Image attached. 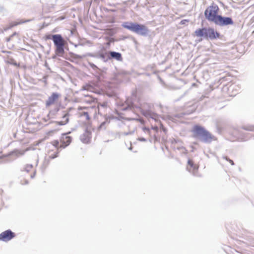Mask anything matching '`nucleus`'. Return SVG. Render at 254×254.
<instances>
[{
  "label": "nucleus",
  "instance_id": "nucleus-38",
  "mask_svg": "<svg viewBox=\"0 0 254 254\" xmlns=\"http://www.w3.org/2000/svg\"><path fill=\"white\" fill-rule=\"evenodd\" d=\"M133 120H134L135 119H132ZM136 120L139 121V122H140L141 123H142V121H143V119H141V118H139V119H135Z\"/></svg>",
  "mask_w": 254,
  "mask_h": 254
},
{
  "label": "nucleus",
  "instance_id": "nucleus-20",
  "mask_svg": "<svg viewBox=\"0 0 254 254\" xmlns=\"http://www.w3.org/2000/svg\"><path fill=\"white\" fill-rule=\"evenodd\" d=\"M32 168L33 165L32 164H26L23 167L20 169V171L22 172L25 171L28 173Z\"/></svg>",
  "mask_w": 254,
  "mask_h": 254
},
{
  "label": "nucleus",
  "instance_id": "nucleus-28",
  "mask_svg": "<svg viewBox=\"0 0 254 254\" xmlns=\"http://www.w3.org/2000/svg\"><path fill=\"white\" fill-rule=\"evenodd\" d=\"M59 152H56L55 154H52L49 156V159H53L57 158L58 156Z\"/></svg>",
  "mask_w": 254,
  "mask_h": 254
},
{
  "label": "nucleus",
  "instance_id": "nucleus-34",
  "mask_svg": "<svg viewBox=\"0 0 254 254\" xmlns=\"http://www.w3.org/2000/svg\"><path fill=\"white\" fill-rule=\"evenodd\" d=\"M53 34H49V35H47V36H46V38L47 39H51V40H52V36H53Z\"/></svg>",
  "mask_w": 254,
  "mask_h": 254
},
{
  "label": "nucleus",
  "instance_id": "nucleus-36",
  "mask_svg": "<svg viewBox=\"0 0 254 254\" xmlns=\"http://www.w3.org/2000/svg\"><path fill=\"white\" fill-rule=\"evenodd\" d=\"M177 149L178 150L184 149L185 150H186V149L185 147H183V146H178V147H177Z\"/></svg>",
  "mask_w": 254,
  "mask_h": 254
},
{
  "label": "nucleus",
  "instance_id": "nucleus-7",
  "mask_svg": "<svg viewBox=\"0 0 254 254\" xmlns=\"http://www.w3.org/2000/svg\"><path fill=\"white\" fill-rule=\"evenodd\" d=\"M214 23L216 25L220 27H226L233 25L234 24V21L231 17L225 16L219 14Z\"/></svg>",
  "mask_w": 254,
  "mask_h": 254
},
{
  "label": "nucleus",
  "instance_id": "nucleus-52",
  "mask_svg": "<svg viewBox=\"0 0 254 254\" xmlns=\"http://www.w3.org/2000/svg\"><path fill=\"white\" fill-rule=\"evenodd\" d=\"M114 95V94H109V97H113Z\"/></svg>",
  "mask_w": 254,
  "mask_h": 254
},
{
  "label": "nucleus",
  "instance_id": "nucleus-16",
  "mask_svg": "<svg viewBox=\"0 0 254 254\" xmlns=\"http://www.w3.org/2000/svg\"><path fill=\"white\" fill-rule=\"evenodd\" d=\"M71 108L68 109V111L65 113L64 115L62 117V119H65V121H55L54 123L56 124L58 126H64L66 125L69 122V116H70V114L69 112L71 110Z\"/></svg>",
  "mask_w": 254,
  "mask_h": 254
},
{
  "label": "nucleus",
  "instance_id": "nucleus-55",
  "mask_svg": "<svg viewBox=\"0 0 254 254\" xmlns=\"http://www.w3.org/2000/svg\"><path fill=\"white\" fill-rule=\"evenodd\" d=\"M132 149V146H130V147L128 148V149L130 150H131Z\"/></svg>",
  "mask_w": 254,
  "mask_h": 254
},
{
  "label": "nucleus",
  "instance_id": "nucleus-14",
  "mask_svg": "<svg viewBox=\"0 0 254 254\" xmlns=\"http://www.w3.org/2000/svg\"><path fill=\"white\" fill-rule=\"evenodd\" d=\"M198 167L195 165L193 161L189 159L188 160V166L187 169L189 172L191 173L193 176H196V173L197 172Z\"/></svg>",
  "mask_w": 254,
  "mask_h": 254
},
{
  "label": "nucleus",
  "instance_id": "nucleus-22",
  "mask_svg": "<svg viewBox=\"0 0 254 254\" xmlns=\"http://www.w3.org/2000/svg\"><path fill=\"white\" fill-rule=\"evenodd\" d=\"M7 63L15 66H20V64H18L13 58H9L7 61Z\"/></svg>",
  "mask_w": 254,
  "mask_h": 254
},
{
  "label": "nucleus",
  "instance_id": "nucleus-9",
  "mask_svg": "<svg viewBox=\"0 0 254 254\" xmlns=\"http://www.w3.org/2000/svg\"><path fill=\"white\" fill-rule=\"evenodd\" d=\"M16 236L15 233L10 229L5 230L0 234V241L7 242Z\"/></svg>",
  "mask_w": 254,
  "mask_h": 254
},
{
  "label": "nucleus",
  "instance_id": "nucleus-10",
  "mask_svg": "<svg viewBox=\"0 0 254 254\" xmlns=\"http://www.w3.org/2000/svg\"><path fill=\"white\" fill-rule=\"evenodd\" d=\"M61 97V94L58 92H53L50 96L46 101L45 106L49 107L54 104Z\"/></svg>",
  "mask_w": 254,
  "mask_h": 254
},
{
  "label": "nucleus",
  "instance_id": "nucleus-48",
  "mask_svg": "<svg viewBox=\"0 0 254 254\" xmlns=\"http://www.w3.org/2000/svg\"><path fill=\"white\" fill-rule=\"evenodd\" d=\"M57 56H58V55H56V54L55 55H54V56H53V59H56V57H57Z\"/></svg>",
  "mask_w": 254,
  "mask_h": 254
},
{
  "label": "nucleus",
  "instance_id": "nucleus-51",
  "mask_svg": "<svg viewBox=\"0 0 254 254\" xmlns=\"http://www.w3.org/2000/svg\"><path fill=\"white\" fill-rule=\"evenodd\" d=\"M46 79H47V77H46V76H44V77H43V79H44V81H45V82H46Z\"/></svg>",
  "mask_w": 254,
  "mask_h": 254
},
{
  "label": "nucleus",
  "instance_id": "nucleus-45",
  "mask_svg": "<svg viewBox=\"0 0 254 254\" xmlns=\"http://www.w3.org/2000/svg\"><path fill=\"white\" fill-rule=\"evenodd\" d=\"M16 35V32H14L12 35H10L11 37H13L14 35Z\"/></svg>",
  "mask_w": 254,
  "mask_h": 254
},
{
  "label": "nucleus",
  "instance_id": "nucleus-1",
  "mask_svg": "<svg viewBox=\"0 0 254 254\" xmlns=\"http://www.w3.org/2000/svg\"><path fill=\"white\" fill-rule=\"evenodd\" d=\"M135 96L127 98L126 101L121 104V110L123 111H133L135 108L138 109L141 114L146 118H151L154 120L158 119V115L151 111L153 105L148 103L140 104L139 106L134 105Z\"/></svg>",
  "mask_w": 254,
  "mask_h": 254
},
{
  "label": "nucleus",
  "instance_id": "nucleus-2",
  "mask_svg": "<svg viewBox=\"0 0 254 254\" xmlns=\"http://www.w3.org/2000/svg\"><path fill=\"white\" fill-rule=\"evenodd\" d=\"M191 131L193 133V137L199 139L203 143L209 144L213 140H216V137L214 135L206 129L204 127L200 125H194Z\"/></svg>",
  "mask_w": 254,
  "mask_h": 254
},
{
  "label": "nucleus",
  "instance_id": "nucleus-23",
  "mask_svg": "<svg viewBox=\"0 0 254 254\" xmlns=\"http://www.w3.org/2000/svg\"><path fill=\"white\" fill-rule=\"evenodd\" d=\"M240 133L241 135L243 136L241 138L242 141H246V140H248L249 138H250V136H249L250 134L249 133L245 134L244 132H243L242 131H240Z\"/></svg>",
  "mask_w": 254,
  "mask_h": 254
},
{
  "label": "nucleus",
  "instance_id": "nucleus-37",
  "mask_svg": "<svg viewBox=\"0 0 254 254\" xmlns=\"http://www.w3.org/2000/svg\"><path fill=\"white\" fill-rule=\"evenodd\" d=\"M134 131H129V132H127L124 133V135H128L129 134H131L133 133Z\"/></svg>",
  "mask_w": 254,
  "mask_h": 254
},
{
  "label": "nucleus",
  "instance_id": "nucleus-12",
  "mask_svg": "<svg viewBox=\"0 0 254 254\" xmlns=\"http://www.w3.org/2000/svg\"><path fill=\"white\" fill-rule=\"evenodd\" d=\"M90 66L94 69L97 70V76L99 80H102L104 78V74L106 73L107 68H104L101 69L98 68L94 64L92 63H89Z\"/></svg>",
  "mask_w": 254,
  "mask_h": 254
},
{
  "label": "nucleus",
  "instance_id": "nucleus-40",
  "mask_svg": "<svg viewBox=\"0 0 254 254\" xmlns=\"http://www.w3.org/2000/svg\"><path fill=\"white\" fill-rule=\"evenodd\" d=\"M228 162H229L232 165H234V161L232 160L229 159V161Z\"/></svg>",
  "mask_w": 254,
  "mask_h": 254
},
{
  "label": "nucleus",
  "instance_id": "nucleus-33",
  "mask_svg": "<svg viewBox=\"0 0 254 254\" xmlns=\"http://www.w3.org/2000/svg\"><path fill=\"white\" fill-rule=\"evenodd\" d=\"M49 161H50L49 159L47 160L45 158L44 160V163H43V165H44L45 164H46V165H48Z\"/></svg>",
  "mask_w": 254,
  "mask_h": 254
},
{
  "label": "nucleus",
  "instance_id": "nucleus-27",
  "mask_svg": "<svg viewBox=\"0 0 254 254\" xmlns=\"http://www.w3.org/2000/svg\"><path fill=\"white\" fill-rule=\"evenodd\" d=\"M107 104H108V103L106 102H103L102 103H99L98 104V107L99 108V107H102L103 108H106L107 106Z\"/></svg>",
  "mask_w": 254,
  "mask_h": 254
},
{
  "label": "nucleus",
  "instance_id": "nucleus-30",
  "mask_svg": "<svg viewBox=\"0 0 254 254\" xmlns=\"http://www.w3.org/2000/svg\"><path fill=\"white\" fill-rule=\"evenodd\" d=\"M142 130L145 133H150L151 132L150 129L148 127H142Z\"/></svg>",
  "mask_w": 254,
  "mask_h": 254
},
{
  "label": "nucleus",
  "instance_id": "nucleus-26",
  "mask_svg": "<svg viewBox=\"0 0 254 254\" xmlns=\"http://www.w3.org/2000/svg\"><path fill=\"white\" fill-rule=\"evenodd\" d=\"M171 142L172 144H176L178 143H182V141L181 140H180L179 139H176V138H173L172 139H171Z\"/></svg>",
  "mask_w": 254,
  "mask_h": 254
},
{
  "label": "nucleus",
  "instance_id": "nucleus-19",
  "mask_svg": "<svg viewBox=\"0 0 254 254\" xmlns=\"http://www.w3.org/2000/svg\"><path fill=\"white\" fill-rule=\"evenodd\" d=\"M190 113H182L181 114H175L174 116H171V115H167L166 116L167 119H168L169 120L171 121H174L175 120V118H181L183 117L184 115H188L190 114Z\"/></svg>",
  "mask_w": 254,
  "mask_h": 254
},
{
  "label": "nucleus",
  "instance_id": "nucleus-35",
  "mask_svg": "<svg viewBox=\"0 0 254 254\" xmlns=\"http://www.w3.org/2000/svg\"><path fill=\"white\" fill-rule=\"evenodd\" d=\"M73 55H74V57L75 58H76V59H81V58H82L81 56L77 55V54H74Z\"/></svg>",
  "mask_w": 254,
  "mask_h": 254
},
{
  "label": "nucleus",
  "instance_id": "nucleus-56",
  "mask_svg": "<svg viewBox=\"0 0 254 254\" xmlns=\"http://www.w3.org/2000/svg\"><path fill=\"white\" fill-rule=\"evenodd\" d=\"M193 143H194V144H197V142H194Z\"/></svg>",
  "mask_w": 254,
  "mask_h": 254
},
{
  "label": "nucleus",
  "instance_id": "nucleus-24",
  "mask_svg": "<svg viewBox=\"0 0 254 254\" xmlns=\"http://www.w3.org/2000/svg\"><path fill=\"white\" fill-rule=\"evenodd\" d=\"M52 144L56 148H57L58 150L62 149L63 148H61L60 146H59V141L58 140H54L52 142Z\"/></svg>",
  "mask_w": 254,
  "mask_h": 254
},
{
  "label": "nucleus",
  "instance_id": "nucleus-25",
  "mask_svg": "<svg viewBox=\"0 0 254 254\" xmlns=\"http://www.w3.org/2000/svg\"><path fill=\"white\" fill-rule=\"evenodd\" d=\"M81 115L82 116L85 117L86 119L87 120H89L90 119V117H89V114H88V113L87 112H82Z\"/></svg>",
  "mask_w": 254,
  "mask_h": 254
},
{
  "label": "nucleus",
  "instance_id": "nucleus-5",
  "mask_svg": "<svg viewBox=\"0 0 254 254\" xmlns=\"http://www.w3.org/2000/svg\"><path fill=\"white\" fill-rule=\"evenodd\" d=\"M55 49V52L58 57H63L65 53V49L68 50L67 42L64 39L61 34H53L52 37Z\"/></svg>",
  "mask_w": 254,
  "mask_h": 254
},
{
  "label": "nucleus",
  "instance_id": "nucleus-47",
  "mask_svg": "<svg viewBox=\"0 0 254 254\" xmlns=\"http://www.w3.org/2000/svg\"><path fill=\"white\" fill-rule=\"evenodd\" d=\"M59 111V108H57L55 109L56 112H58Z\"/></svg>",
  "mask_w": 254,
  "mask_h": 254
},
{
  "label": "nucleus",
  "instance_id": "nucleus-21",
  "mask_svg": "<svg viewBox=\"0 0 254 254\" xmlns=\"http://www.w3.org/2000/svg\"><path fill=\"white\" fill-rule=\"evenodd\" d=\"M242 128L248 130V131H254V126L253 125H248V126H243L242 127Z\"/></svg>",
  "mask_w": 254,
  "mask_h": 254
},
{
  "label": "nucleus",
  "instance_id": "nucleus-18",
  "mask_svg": "<svg viewBox=\"0 0 254 254\" xmlns=\"http://www.w3.org/2000/svg\"><path fill=\"white\" fill-rule=\"evenodd\" d=\"M115 117L113 116H107V115L105 116V120L104 121L102 122L99 126L98 127V129L101 130L103 129L105 130L106 129V125L107 124H109L110 122V120L111 119H114Z\"/></svg>",
  "mask_w": 254,
  "mask_h": 254
},
{
  "label": "nucleus",
  "instance_id": "nucleus-49",
  "mask_svg": "<svg viewBox=\"0 0 254 254\" xmlns=\"http://www.w3.org/2000/svg\"><path fill=\"white\" fill-rule=\"evenodd\" d=\"M220 3L222 6H224V3H223V2L220 1Z\"/></svg>",
  "mask_w": 254,
  "mask_h": 254
},
{
  "label": "nucleus",
  "instance_id": "nucleus-11",
  "mask_svg": "<svg viewBox=\"0 0 254 254\" xmlns=\"http://www.w3.org/2000/svg\"><path fill=\"white\" fill-rule=\"evenodd\" d=\"M72 141V137L70 136L66 135V133H63L60 137L61 145V148H65L68 146Z\"/></svg>",
  "mask_w": 254,
  "mask_h": 254
},
{
  "label": "nucleus",
  "instance_id": "nucleus-46",
  "mask_svg": "<svg viewBox=\"0 0 254 254\" xmlns=\"http://www.w3.org/2000/svg\"><path fill=\"white\" fill-rule=\"evenodd\" d=\"M28 184V181L27 180H25L24 184L27 185Z\"/></svg>",
  "mask_w": 254,
  "mask_h": 254
},
{
  "label": "nucleus",
  "instance_id": "nucleus-53",
  "mask_svg": "<svg viewBox=\"0 0 254 254\" xmlns=\"http://www.w3.org/2000/svg\"><path fill=\"white\" fill-rule=\"evenodd\" d=\"M217 129H218V130L219 131V132H221V130H220L219 127H217Z\"/></svg>",
  "mask_w": 254,
  "mask_h": 254
},
{
  "label": "nucleus",
  "instance_id": "nucleus-29",
  "mask_svg": "<svg viewBox=\"0 0 254 254\" xmlns=\"http://www.w3.org/2000/svg\"><path fill=\"white\" fill-rule=\"evenodd\" d=\"M31 21V19H27V20H26L25 21H23V20H20L19 22L15 24V25H18V24H23L24 23L29 22V21Z\"/></svg>",
  "mask_w": 254,
  "mask_h": 254
},
{
  "label": "nucleus",
  "instance_id": "nucleus-39",
  "mask_svg": "<svg viewBox=\"0 0 254 254\" xmlns=\"http://www.w3.org/2000/svg\"><path fill=\"white\" fill-rule=\"evenodd\" d=\"M11 37L10 36L9 37L6 38V42H9L11 39Z\"/></svg>",
  "mask_w": 254,
  "mask_h": 254
},
{
  "label": "nucleus",
  "instance_id": "nucleus-8",
  "mask_svg": "<svg viewBox=\"0 0 254 254\" xmlns=\"http://www.w3.org/2000/svg\"><path fill=\"white\" fill-rule=\"evenodd\" d=\"M89 56L91 57L100 59L104 63L109 61V51L102 50L95 54H90Z\"/></svg>",
  "mask_w": 254,
  "mask_h": 254
},
{
  "label": "nucleus",
  "instance_id": "nucleus-43",
  "mask_svg": "<svg viewBox=\"0 0 254 254\" xmlns=\"http://www.w3.org/2000/svg\"><path fill=\"white\" fill-rule=\"evenodd\" d=\"M115 22V18H113L110 21V22L111 23H114V22Z\"/></svg>",
  "mask_w": 254,
  "mask_h": 254
},
{
  "label": "nucleus",
  "instance_id": "nucleus-42",
  "mask_svg": "<svg viewBox=\"0 0 254 254\" xmlns=\"http://www.w3.org/2000/svg\"><path fill=\"white\" fill-rule=\"evenodd\" d=\"M223 158L227 160V161H229V159H230L227 156H224Z\"/></svg>",
  "mask_w": 254,
  "mask_h": 254
},
{
  "label": "nucleus",
  "instance_id": "nucleus-17",
  "mask_svg": "<svg viewBox=\"0 0 254 254\" xmlns=\"http://www.w3.org/2000/svg\"><path fill=\"white\" fill-rule=\"evenodd\" d=\"M91 135V131L86 128L84 133L80 135V139L83 143H87L90 141Z\"/></svg>",
  "mask_w": 254,
  "mask_h": 254
},
{
  "label": "nucleus",
  "instance_id": "nucleus-13",
  "mask_svg": "<svg viewBox=\"0 0 254 254\" xmlns=\"http://www.w3.org/2000/svg\"><path fill=\"white\" fill-rule=\"evenodd\" d=\"M109 61L112 60H115L118 62H122L123 61L122 55L120 52L109 51Z\"/></svg>",
  "mask_w": 254,
  "mask_h": 254
},
{
  "label": "nucleus",
  "instance_id": "nucleus-54",
  "mask_svg": "<svg viewBox=\"0 0 254 254\" xmlns=\"http://www.w3.org/2000/svg\"><path fill=\"white\" fill-rule=\"evenodd\" d=\"M70 133H71V131H68V132H66V133H66V135H67V134H70Z\"/></svg>",
  "mask_w": 254,
  "mask_h": 254
},
{
  "label": "nucleus",
  "instance_id": "nucleus-4",
  "mask_svg": "<svg viewBox=\"0 0 254 254\" xmlns=\"http://www.w3.org/2000/svg\"><path fill=\"white\" fill-rule=\"evenodd\" d=\"M122 26L144 37L147 36L149 33V30L145 25L137 22H124L122 24Z\"/></svg>",
  "mask_w": 254,
  "mask_h": 254
},
{
  "label": "nucleus",
  "instance_id": "nucleus-50",
  "mask_svg": "<svg viewBox=\"0 0 254 254\" xmlns=\"http://www.w3.org/2000/svg\"><path fill=\"white\" fill-rule=\"evenodd\" d=\"M109 10H110V11H113V12H115V11H116V9H110Z\"/></svg>",
  "mask_w": 254,
  "mask_h": 254
},
{
  "label": "nucleus",
  "instance_id": "nucleus-6",
  "mask_svg": "<svg viewBox=\"0 0 254 254\" xmlns=\"http://www.w3.org/2000/svg\"><path fill=\"white\" fill-rule=\"evenodd\" d=\"M219 8L214 2L207 6L204 12V15L206 19L209 22L214 23L218 16Z\"/></svg>",
  "mask_w": 254,
  "mask_h": 254
},
{
  "label": "nucleus",
  "instance_id": "nucleus-15",
  "mask_svg": "<svg viewBox=\"0 0 254 254\" xmlns=\"http://www.w3.org/2000/svg\"><path fill=\"white\" fill-rule=\"evenodd\" d=\"M25 153V151L19 150L18 149H15L13 151L10 152L7 155L8 157H11L9 161H13L17 157H18L21 155H23Z\"/></svg>",
  "mask_w": 254,
  "mask_h": 254
},
{
  "label": "nucleus",
  "instance_id": "nucleus-3",
  "mask_svg": "<svg viewBox=\"0 0 254 254\" xmlns=\"http://www.w3.org/2000/svg\"><path fill=\"white\" fill-rule=\"evenodd\" d=\"M194 35L197 37L213 40L220 38V33L211 27H202L194 31Z\"/></svg>",
  "mask_w": 254,
  "mask_h": 254
},
{
  "label": "nucleus",
  "instance_id": "nucleus-41",
  "mask_svg": "<svg viewBox=\"0 0 254 254\" xmlns=\"http://www.w3.org/2000/svg\"><path fill=\"white\" fill-rule=\"evenodd\" d=\"M36 174V171H34L33 174L31 175V178L33 179L35 177Z\"/></svg>",
  "mask_w": 254,
  "mask_h": 254
},
{
  "label": "nucleus",
  "instance_id": "nucleus-31",
  "mask_svg": "<svg viewBox=\"0 0 254 254\" xmlns=\"http://www.w3.org/2000/svg\"><path fill=\"white\" fill-rule=\"evenodd\" d=\"M138 140L140 141H143V142L146 141V139L144 137H139L138 138Z\"/></svg>",
  "mask_w": 254,
  "mask_h": 254
},
{
  "label": "nucleus",
  "instance_id": "nucleus-44",
  "mask_svg": "<svg viewBox=\"0 0 254 254\" xmlns=\"http://www.w3.org/2000/svg\"><path fill=\"white\" fill-rule=\"evenodd\" d=\"M4 10V8L2 6H0V11L1 12Z\"/></svg>",
  "mask_w": 254,
  "mask_h": 254
},
{
  "label": "nucleus",
  "instance_id": "nucleus-32",
  "mask_svg": "<svg viewBox=\"0 0 254 254\" xmlns=\"http://www.w3.org/2000/svg\"><path fill=\"white\" fill-rule=\"evenodd\" d=\"M189 22V20H187V19H184V20H182L180 23L181 24H185L187 22Z\"/></svg>",
  "mask_w": 254,
  "mask_h": 254
}]
</instances>
